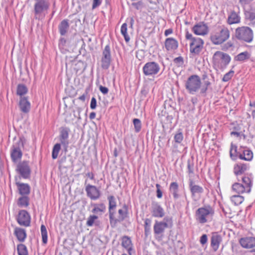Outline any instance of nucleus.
<instances>
[{"mask_svg": "<svg viewBox=\"0 0 255 255\" xmlns=\"http://www.w3.org/2000/svg\"><path fill=\"white\" fill-rule=\"evenodd\" d=\"M214 68L217 71H223V52L217 51L213 56Z\"/></svg>", "mask_w": 255, "mask_h": 255, "instance_id": "dca6fc26", "label": "nucleus"}, {"mask_svg": "<svg viewBox=\"0 0 255 255\" xmlns=\"http://www.w3.org/2000/svg\"><path fill=\"white\" fill-rule=\"evenodd\" d=\"M231 201L236 206L242 204L244 201V197L241 195H233L230 197Z\"/></svg>", "mask_w": 255, "mask_h": 255, "instance_id": "c9c22d12", "label": "nucleus"}, {"mask_svg": "<svg viewBox=\"0 0 255 255\" xmlns=\"http://www.w3.org/2000/svg\"><path fill=\"white\" fill-rule=\"evenodd\" d=\"M224 216L229 219L232 217V211L228 206L226 205L225 206V208L224 207Z\"/></svg>", "mask_w": 255, "mask_h": 255, "instance_id": "603ef678", "label": "nucleus"}, {"mask_svg": "<svg viewBox=\"0 0 255 255\" xmlns=\"http://www.w3.org/2000/svg\"><path fill=\"white\" fill-rule=\"evenodd\" d=\"M98 217L96 215H91L90 217L88 218V220L87 221V225L88 226H93L95 221L97 219Z\"/></svg>", "mask_w": 255, "mask_h": 255, "instance_id": "3c124183", "label": "nucleus"}, {"mask_svg": "<svg viewBox=\"0 0 255 255\" xmlns=\"http://www.w3.org/2000/svg\"><path fill=\"white\" fill-rule=\"evenodd\" d=\"M185 38L191 40L189 44L190 52L195 55L198 54L203 47L204 41L200 38L193 37L188 30L186 31Z\"/></svg>", "mask_w": 255, "mask_h": 255, "instance_id": "20e7f679", "label": "nucleus"}, {"mask_svg": "<svg viewBox=\"0 0 255 255\" xmlns=\"http://www.w3.org/2000/svg\"><path fill=\"white\" fill-rule=\"evenodd\" d=\"M109 201V211H113L117 206L116 199L114 196H110L108 197Z\"/></svg>", "mask_w": 255, "mask_h": 255, "instance_id": "a19ab883", "label": "nucleus"}, {"mask_svg": "<svg viewBox=\"0 0 255 255\" xmlns=\"http://www.w3.org/2000/svg\"><path fill=\"white\" fill-rule=\"evenodd\" d=\"M169 191L173 194V197L175 199L178 198V184L177 182H172L169 186Z\"/></svg>", "mask_w": 255, "mask_h": 255, "instance_id": "72a5a7b5", "label": "nucleus"}, {"mask_svg": "<svg viewBox=\"0 0 255 255\" xmlns=\"http://www.w3.org/2000/svg\"><path fill=\"white\" fill-rule=\"evenodd\" d=\"M40 230L42 243L46 244L48 240L47 231L46 227L44 225H42L40 227Z\"/></svg>", "mask_w": 255, "mask_h": 255, "instance_id": "79ce46f5", "label": "nucleus"}, {"mask_svg": "<svg viewBox=\"0 0 255 255\" xmlns=\"http://www.w3.org/2000/svg\"><path fill=\"white\" fill-rule=\"evenodd\" d=\"M17 250L18 255H28L26 247L23 244L17 245Z\"/></svg>", "mask_w": 255, "mask_h": 255, "instance_id": "a18cd8bd", "label": "nucleus"}, {"mask_svg": "<svg viewBox=\"0 0 255 255\" xmlns=\"http://www.w3.org/2000/svg\"><path fill=\"white\" fill-rule=\"evenodd\" d=\"M16 170L22 178L24 179L28 178L31 173L29 162L25 160L19 162L16 166Z\"/></svg>", "mask_w": 255, "mask_h": 255, "instance_id": "1a4fd4ad", "label": "nucleus"}, {"mask_svg": "<svg viewBox=\"0 0 255 255\" xmlns=\"http://www.w3.org/2000/svg\"><path fill=\"white\" fill-rule=\"evenodd\" d=\"M109 219L111 223L112 224L113 222L116 223L118 220L115 219V212L114 211H109Z\"/></svg>", "mask_w": 255, "mask_h": 255, "instance_id": "6e6d98bb", "label": "nucleus"}, {"mask_svg": "<svg viewBox=\"0 0 255 255\" xmlns=\"http://www.w3.org/2000/svg\"><path fill=\"white\" fill-rule=\"evenodd\" d=\"M235 35L236 38L247 43H251L254 39L253 30L249 27L243 26L236 29Z\"/></svg>", "mask_w": 255, "mask_h": 255, "instance_id": "7ed1b4c3", "label": "nucleus"}, {"mask_svg": "<svg viewBox=\"0 0 255 255\" xmlns=\"http://www.w3.org/2000/svg\"><path fill=\"white\" fill-rule=\"evenodd\" d=\"M16 220L20 226L29 227L30 225L31 217L26 210H21L19 211Z\"/></svg>", "mask_w": 255, "mask_h": 255, "instance_id": "9b49d317", "label": "nucleus"}, {"mask_svg": "<svg viewBox=\"0 0 255 255\" xmlns=\"http://www.w3.org/2000/svg\"><path fill=\"white\" fill-rule=\"evenodd\" d=\"M250 54L248 51H245L238 54L235 57V60L238 61H244L245 60L250 58Z\"/></svg>", "mask_w": 255, "mask_h": 255, "instance_id": "e433bc0d", "label": "nucleus"}, {"mask_svg": "<svg viewBox=\"0 0 255 255\" xmlns=\"http://www.w3.org/2000/svg\"><path fill=\"white\" fill-rule=\"evenodd\" d=\"M230 37V31L227 28H224V41Z\"/></svg>", "mask_w": 255, "mask_h": 255, "instance_id": "69168bd1", "label": "nucleus"}, {"mask_svg": "<svg viewBox=\"0 0 255 255\" xmlns=\"http://www.w3.org/2000/svg\"><path fill=\"white\" fill-rule=\"evenodd\" d=\"M14 234L16 237L18 241L23 242L26 237V231L20 228H15Z\"/></svg>", "mask_w": 255, "mask_h": 255, "instance_id": "a878e982", "label": "nucleus"}, {"mask_svg": "<svg viewBox=\"0 0 255 255\" xmlns=\"http://www.w3.org/2000/svg\"><path fill=\"white\" fill-rule=\"evenodd\" d=\"M240 21L241 17L240 16V12H236L234 10L231 11L228 16L227 23L231 25L239 23Z\"/></svg>", "mask_w": 255, "mask_h": 255, "instance_id": "4be33fe9", "label": "nucleus"}, {"mask_svg": "<svg viewBox=\"0 0 255 255\" xmlns=\"http://www.w3.org/2000/svg\"><path fill=\"white\" fill-rule=\"evenodd\" d=\"M214 214V209L210 205L205 206L198 208L195 213V217L197 222L205 224L212 219Z\"/></svg>", "mask_w": 255, "mask_h": 255, "instance_id": "f257e3e1", "label": "nucleus"}, {"mask_svg": "<svg viewBox=\"0 0 255 255\" xmlns=\"http://www.w3.org/2000/svg\"><path fill=\"white\" fill-rule=\"evenodd\" d=\"M242 184L246 188V190L251 192L253 186V180L248 176H243L242 177Z\"/></svg>", "mask_w": 255, "mask_h": 255, "instance_id": "c85d7f7f", "label": "nucleus"}, {"mask_svg": "<svg viewBox=\"0 0 255 255\" xmlns=\"http://www.w3.org/2000/svg\"><path fill=\"white\" fill-rule=\"evenodd\" d=\"M237 147L236 145L233 144L232 143L231 144L230 149V155L233 160L236 159L237 156H239V154L237 151Z\"/></svg>", "mask_w": 255, "mask_h": 255, "instance_id": "ea45409f", "label": "nucleus"}, {"mask_svg": "<svg viewBox=\"0 0 255 255\" xmlns=\"http://www.w3.org/2000/svg\"><path fill=\"white\" fill-rule=\"evenodd\" d=\"M29 199L27 196H22L19 198L17 205L20 207H27L29 205Z\"/></svg>", "mask_w": 255, "mask_h": 255, "instance_id": "f704fd0d", "label": "nucleus"}, {"mask_svg": "<svg viewBox=\"0 0 255 255\" xmlns=\"http://www.w3.org/2000/svg\"><path fill=\"white\" fill-rule=\"evenodd\" d=\"M231 57L226 54H224V64H228L231 61Z\"/></svg>", "mask_w": 255, "mask_h": 255, "instance_id": "e2e57ef3", "label": "nucleus"}, {"mask_svg": "<svg viewBox=\"0 0 255 255\" xmlns=\"http://www.w3.org/2000/svg\"><path fill=\"white\" fill-rule=\"evenodd\" d=\"M20 111L23 113H28L30 109L31 104L27 98L20 97L19 102Z\"/></svg>", "mask_w": 255, "mask_h": 255, "instance_id": "412c9836", "label": "nucleus"}, {"mask_svg": "<svg viewBox=\"0 0 255 255\" xmlns=\"http://www.w3.org/2000/svg\"><path fill=\"white\" fill-rule=\"evenodd\" d=\"M232 190L239 194H243L244 193H249L246 188L244 186L243 184L241 183H235L232 186Z\"/></svg>", "mask_w": 255, "mask_h": 255, "instance_id": "393cba45", "label": "nucleus"}, {"mask_svg": "<svg viewBox=\"0 0 255 255\" xmlns=\"http://www.w3.org/2000/svg\"><path fill=\"white\" fill-rule=\"evenodd\" d=\"M221 239V237L218 235H214L212 236L211 239V246L214 251H216L219 248Z\"/></svg>", "mask_w": 255, "mask_h": 255, "instance_id": "2f4dec72", "label": "nucleus"}, {"mask_svg": "<svg viewBox=\"0 0 255 255\" xmlns=\"http://www.w3.org/2000/svg\"><path fill=\"white\" fill-rule=\"evenodd\" d=\"M122 246L125 248L129 253L132 249V243L131 241L128 236H124L122 238Z\"/></svg>", "mask_w": 255, "mask_h": 255, "instance_id": "7c9ffc66", "label": "nucleus"}, {"mask_svg": "<svg viewBox=\"0 0 255 255\" xmlns=\"http://www.w3.org/2000/svg\"><path fill=\"white\" fill-rule=\"evenodd\" d=\"M69 28V20L68 19L63 20L59 24L58 30L61 35H65Z\"/></svg>", "mask_w": 255, "mask_h": 255, "instance_id": "bb28decb", "label": "nucleus"}, {"mask_svg": "<svg viewBox=\"0 0 255 255\" xmlns=\"http://www.w3.org/2000/svg\"><path fill=\"white\" fill-rule=\"evenodd\" d=\"M223 28H220L215 30L211 35V39L215 44H220L223 42Z\"/></svg>", "mask_w": 255, "mask_h": 255, "instance_id": "f3484780", "label": "nucleus"}, {"mask_svg": "<svg viewBox=\"0 0 255 255\" xmlns=\"http://www.w3.org/2000/svg\"><path fill=\"white\" fill-rule=\"evenodd\" d=\"M178 47L177 40L173 38L169 37L165 39V47L168 51H174Z\"/></svg>", "mask_w": 255, "mask_h": 255, "instance_id": "a211bd4d", "label": "nucleus"}, {"mask_svg": "<svg viewBox=\"0 0 255 255\" xmlns=\"http://www.w3.org/2000/svg\"><path fill=\"white\" fill-rule=\"evenodd\" d=\"M87 195L91 200H96L101 196L100 191L94 185L88 184L86 186Z\"/></svg>", "mask_w": 255, "mask_h": 255, "instance_id": "4468645a", "label": "nucleus"}, {"mask_svg": "<svg viewBox=\"0 0 255 255\" xmlns=\"http://www.w3.org/2000/svg\"><path fill=\"white\" fill-rule=\"evenodd\" d=\"M160 69L159 65L153 61L145 63L142 68L143 73L146 76H154L159 73Z\"/></svg>", "mask_w": 255, "mask_h": 255, "instance_id": "0eeeda50", "label": "nucleus"}, {"mask_svg": "<svg viewBox=\"0 0 255 255\" xmlns=\"http://www.w3.org/2000/svg\"><path fill=\"white\" fill-rule=\"evenodd\" d=\"M99 89L100 91L104 94H107L109 91V89L107 87H103L102 86H100L99 87Z\"/></svg>", "mask_w": 255, "mask_h": 255, "instance_id": "0e129e2a", "label": "nucleus"}, {"mask_svg": "<svg viewBox=\"0 0 255 255\" xmlns=\"http://www.w3.org/2000/svg\"><path fill=\"white\" fill-rule=\"evenodd\" d=\"M27 92V88L23 84H19L17 88V94L20 96L25 95Z\"/></svg>", "mask_w": 255, "mask_h": 255, "instance_id": "37998d69", "label": "nucleus"}, {"mask_svg": "<svg viewBox=\"0 0 255 255\" xmlns=\"http://www.w3.org/2000/svg\"><path fill=\"white\" fill-rule=\"evenodd\" d=\"M61 143H57L54 145L52 151V157L53 159H55L58 157L61 149Z\"/></svg>", "mask_w": 255, "mask_h": 255, "instance_id": "4c0bfd02", "label": "nucleus"}, {"mask_svg": "<svg viewBox=\"0 0 255 255\" xmlns=\"http://www.w3.org/2000/svg\"><path fill=\"white\" fill-rule=\"evenodd\" d=\"M151 213L152 216L156 218H162L164 216V209L157 203L152 205Z\"/></svg>", "mask_w": 255, "mask_h": 255, "instance_id": "aec40b11", "label": "nucleus"}, {"mask_svg": "<svg viewBox=\"0 0 255 255\" xmlns=\"http://www.w3.org/2000/svg\"><path fill=\"white\" fill-rule=\"evenodd\" d=\"M119 214V221H124L128 215V206L126 204H124L122 209H119L118 211Z\"/></svg>", "mask_w": 255, "mask_h": 255, "instance_id": "c756f323", "label": "nucleus"}, {"mask_svg": "<svg viewBox=\"0 0 255 255\" xmlns=\"http://www.w3.org/2000/svg\"><path fill=\"white\" fill-rule=\"evenodd\" d=\"M50 6L49 0H37L34 5L35 18L40 19L44 17Z\"/></svg>", "mask_w": 255, "mask_h": 255, "instance_id": "f03ea898", "label": "nucleus"}, {"mask_svg": "<svg viewBox=\"0 0 255 255\" xmlns=\"http://www.w3.org/2000/svg\"><path fill=\"white\" fill-rule=\"evenodd\" d=\"M189 188L192 196L201 194L204 191L203 188L201 186L195 184L192 180H190L189 181Z\"/></svg>", "mask_w": 255, "mask_h": 255, "instance_id": "b1692460", "label": "nucleus"}, {"mask_svg": "<svg viewBox=\"0 0 255 255\" xmlns=\"http://www.w3.org/2000/svg\"><path fill=\"white\" fill-rule=\"evenodd\" d=\"M254 0H239V2L242 6H245L250 3Z\"/></svg>", "mask_w": 255, "mask_h": 255, "instance_id": "052dcab7", "label": "nucleus"}, {"mask_svg": "<svg viewBox=\"0 0 255 255\" xmlns=\"http://www.w3.org/2000/svg\"><path fill=\"white\" fill-rule=\"evenodd\" d=\"M192 30L197 35H205L209 32L208 26L203 22H200L194 25Z\"/></svg>", "mask_w": 255, "mask_h": 255, "instance_id": "2eb2a0df", "label": "nucleus"}, {"mask_svg": "<svg viewBox=\"0 0 255 255\" xmlns=\"http://www.w3.org/2000/svg\"><path fill=\"white\" fill-rule=\"evenodd\" d=\"M247 169V166L245 165H237L235 167V173L236 175L241 174Z\"/></svg>", "mask_w": 255, "mask_h": 255, "instance_id": "de8ad7c7", "label": "nucleus"}, {"mask_svg": "<svg viewBox=\"0 0 255 255\" xmlns=\"http://www.w3.org/2000/svg\"><path fill=\"white\" fill-rule=\"evenodd\" d=\"M183 134L181 129H179L174 136V140L176 143H180L183 140Z\"/></svg>", "mask_w": 255, "mask_h": 255, "instance_id": "c03bdc74", "label": "nucleus"}, {"mask_svg": "<svg viewBox=\"0 0 255 255\" xmlns=\"http://www.w3.org/2000/svg\"><path fill=\"white\" fill-rule=\"evenodd\" d=\"M185 88L190 94H195L200 89L201 81L196 75L190 76L185 82Z\"/></svg>", "mask_w": 255, "mask_h": 255, "instance_id": "39448f33", "label": "nucleus"}, {"mask_svg": "<svg viewBox=\"0 0 255 255\" xmlns=\"http://www.w3.org/2000/svg\"><path fill=\"white\" fill-rule=\"evenodd\" d=\"M173 33V30L171 28H169L165 30L164 32V35L165 36H167L169 35L172 34Z\"/></svg>", "mask_w": 255, "mask_h": 255, "instance_id": "774afa93", "label": "nucleus"}, {"mask_svg": "<svg viewBox=\"0 0 255 255\" xmlns=\"http://www.w3.org/2000/svg\"><path fill=\"white\" fill-rule=\"evenodd\" d=\"M253 157V154L251 150L246 149L243 151V153H239V157L241 159H244L247 161H250Z\"/></svg>", "mask_w": 255, "mask_h": 255, "instance_id": "473e14b6", "label": "nucleus"}, {"mask_svg": "<svg viewBox=\"0 0 255 255\" xmlns=\"http://www.w3.org/2000/svg\"><path fill=\"white\" fill-rule=\"evenodd\" d=\"M144 223V232L145 234L147 235L150 231L151 220L146 218L145 219Z\"/></svg>", "mask_w": 255, "mask_h": 255, "instance_id": "49530a36", "label": "nucleus"}, {"mask_svg": "<svg viewBox=\"0 0 255 255\" xmlns=\"http://www.w3.org/2000/svg\"><path fill=\"white\" fill-rule=\"evenodd\" d=\"M172 226V220L171 218L165 217L163 221H155L153 226L154 233L157 235L162 234L165 229Z\"/></svg>", "mask_w": 255, "mask_h": 255, "instance_id": "423d86ee", "label": "nucleus"}, {"mask_svg": "<svg viewBox=\"0 0 255 255\" xmlns=\"http://www.w3.org/2000/svg\"><path fill=\"white\" fill-rule=\"evenodd\" d=\"M133 124L134 125L135 131L136 132H139L141 128V124L140 121L138 119H134L133 120Z\"/></svg>", "mask_w": 255, "mask_h": 255, "instance_id": "09e8293b", "label": "nucleus"}, {"mask_svg": "<svg viewBox=\"0 0 255 255\" xmlns=\"http://www.w3.org/2000/svg\"><path fill=\"white\" fill-rule=\"evenodd\" d=\"M97 101L95 98L93 97L91 101L90 108L91 109L94 110L96 108Z\"/></svg>", "mask_w": 255, "mask_h": 255, "instance_id": "bf43d9fd", "label": "nucleus"}, {"mask_svg": "<svg viewBox=\"0 0 255 255\" xmlns=\"http://www.w3.org/2000/svg\"><path fill=\"white\" fill-rule=\"evenodd\" d=\"M102 3L101 0H93L92 4V9H95L97 7L99 6Z\"/></svg>", "mask_w": 255, "mask_h": 255, "instance_id": "13d9d810", "label": "nucleus"}, {"mask_svg": "<svg viewBox=\"0 0 255 255\" xmlns=\"http://www.w3.org/2000/svg\"><path fill=\"white\" fill-rule=\"evenodd\" d=\"M239 243L241 246L245 249H252V253H255V237L245 236L240 238Z\"/></svg>", "mask_w": 255, "mask_h": 255, "instance_id": "9d476101", "label": "nucleus"}, {"mask_svg": "<svg viewBox=\"0 0 255 255\" xmlns=\"http://www.w3.org/2000/svg\"><path fill=\"white\" fill-rule=\"evenodd\" d=\"M23 146V143L21 140L15 142L10 148V157L12 161L16 163L19 160H20L22 152L21 149V146Z\"/></svg>", "mask_w": 255, "mask_h": 255, "instance_id": "6e6552de", "label": "nucleus"}, {"mask_svg": "<svg viewBox=\"0 0 255 255\" xmlns=\"http://www.w3.org/2000/svg\"><path fill=\"white\" fill-rule=\"evenodd\" d=\"M15 184L17 187L19 193L22 196L28 195L30 193V187L27 183H20L15 179Z\"/></svg>", "mask_w": 255, "mask_h": 255, "instance_id": "6ab92c4d", "label": "nucleus"}, {"mask_svg": "<svg viewBox=\"0 0 255 255\" xmlns=\"http://www.w3.org/2000/svg\"><path fill=\"white\" fill-rule=\"evenodd\" d=\"M234 73H235V72L233 70H231L229 72L226 73L224 75V82L228 81L229 80H230L232 78V77L233 76Z\"/></svg>", "mask_w": 255, "mask_h": 255, "instance_id": "864d4df0", "label": "nucleus"}, {"mask_svg": "<svg viewBox=\"0 0 255 255\" xmlns=\"http://www.w3.org/2000/svg\"><path fill=\"white\" fill-rule=\"evenodd\" d=\"M111 61V49L110 46H105L103 51V56L101 59V66L104 69L109 68Z\"/></svg>", "mask_w": 255, "mask_h": 255, "instance_id": "ddd939ff", "label": "nucleus"}, {"mask_svg": "<svg viewBox=\"0 0 255 255\" xmlns=\"http://www.w3.org/2000/svg\"><path fill=\"white\" fill-rule=\"evenodd\" d=\"M245 19L250 21L249 25H255V8L244 10Z\"/></svg>", "mask_w": 255, "mask_h": 255, "instance_id": "5701e85b", "label": "nucleus"}, {"mask_svg": "<svg viewBox=\"0 0 255 255\" xmlns=\"http://www.w3.org/2000/svg\"><path fill=\"white\" fill-rule=\"evenodd\" d=\"M173 62L175 64H176L177 66H181L183 64V59L182 57L179 56L177 58H175Z\"/></svg>", "mask_w": 255, "mask_h": 255, "instance_id": "5fc2aeb1", "label": "nucleus"}, {"mask_svg": "<svg viewBox=\"0 0 255 255\" xmlns=\"http://www.w3.org/2000/svg\"><path fill=\"white\" fill-rule=\"evenodd\" d=\"M66 42V40L65 39V38H64V37L60 38V39L59 40V47H63L65 45Z\"/></svg>", "mask_w": 255, "mask_h": 255, "instance_id": "338daca9", "label": "nucleus"}, {"mask_svg": "<svg viewBox=\"0 0 255 255\" xmlns=\"http://www.w3.org/2000/svg\"><path fill=\"white\" fill-rule=\"evenodd\" d=\"M91 206L93 207L92 213L95 214H102L106 210V206L104 203H92Z\"/></svg>", "mask_w": 255, "mask_h": 255, "instance_id": "cd10ccee", "label": "nucleus"}, {"mask_svg": "<svg viewBox=\"0 0 255 255\" xmlns=\"http://www.w3.org/2000/svg\"><path fill=\"white\" fill-rule=\"evenodd\" d=\"M70 131L68 127H62L60 129L59 140L65 151H67L69 145V135Z\"/></svg>", "mask_w": 255, "mask_h": 255, "instance_id": "f8f14e48", "label": "nucleus"}, {"mask_svg": "<svg viewBox=\"0 0 255 255\" xmlns=\"http://www.w3.org/2000/svg\"><path fill=\"white\" fill-rule=\"evenodd\" d=\"M200 243L202 245H204L207 242V236L206 235H203L200 238Z\"/></svg>", "mask_w": 255, "mask_h": 255, "instance_id": "680f3d73", "label": "nucleus"}, {"mask_svg": "<svg viewBox=\"0 0 255 255\" xmlns=\"http://www.w3.org/2000/svg\"><path fill=\"white\" fill-rule=\"evenodd\" d=\"M225 124L227 125V127H228L230 129H238V124L237 122H231L230 123H226Z\"/></svg>", "mask_w": 255, "mask_h": 255, "instance_id": "4d7b16f0", "label": "nucleus"}, {"mask_svg": "<svg viewBox=\"0 0 255 255\" xmlns=\"http://www.w3.org/2000/svg\"><path fill=\"white\" fill-rule=\"evenodd\" d=\"M234 40L233 38L232 40H229L227 43L224 44V50H233L234 48Z\"/></svg>", "mask_w": 255, "mask_h": 255, "instance_id": "8fccbe9b", "label": "nucleus"}, {"mask_svg": "<svg viewBox=\"0 0 255 255\" xmlns=\"http://www.w3.org/2000/svg\"><path fill=\"white\" fill-rule=\"evenodd\" d=\"M128 25L126 23H124L122 25L121 28V32L122 34L124 36L125 41L127 42H128L130 40V37L128 34L127 30H128Z\"/></svg>", "mask_w": 255, "mask_h": 255, "instance_id": "58836bf2", "label": "nucleus"}]
</instances>
